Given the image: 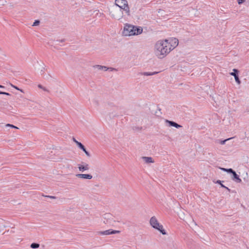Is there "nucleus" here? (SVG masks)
<instances>
[{"label": "nucleus", "mask_w": 249, "mask_h": 249, "mask_svg": "<svg viewBox=\"0 0 249 249\" xmlns=\"http://www.w3.org/2000/svg\"><path fill=\"white\" fill-rule=\"evenodd\" d=\"M173 44L169 42L168 39L165 40H159L155 44V54L156 56L160 58L165 57L172 50H173L178 45V40L174 38Z\"/></svg>", "instance_id": "1"}, {"label": "nucleus", "mask_w": 249, "mask_h": 249, "mask_svg": "<svg viewBox=\"0 0 249 249\" xmlns=\"http://www.w3.org/2000/svg\"><path fill=\"white\" fill-rule=\"evenodd\" d=\"M142 32L141 27H137L128 24H125L123 34L124 36L138 35Z\"/></svg>", "instance_id": "2"}, {"label": "nucleus", "mask_w": 249, "mask_h": 249, "mask_svg": "<svg viewBox=\"0 0 249 249\" xmlns=\"http://www.w3.org/2000/svg\"><path fill=\"white\" fill-rule=\"evenodd\" d=\"M150 224L153 228L158 230L163 235L166 234V232L163 228V226L160 224L155 216H152L150 218Z\"/></svg>", "instance_id": "3"}, {"label": "nucleus", "mask_w": 249, "mask_h": 249, "mask_svg": "<svg viewBox=\"0 0 249 249\" xmlns=\"http://www.w3.org/2000/svg\"><path fill=\"white\" fill-rule=\"evenodd\" d=\"M115 5L118 6L120 8V11L121 12V15L119 17H115L113 14L111 15V16L115 19H120L123 17V12L121 11V9L127 4V1L126 0H115Z\"/></svg>", "instance_id": "4"}, {"label": "nucleus", "mask_w": 249, "mask_h": 249, "mask_svg": "<svg viewBox=\"0 0 249 249\" xmlns=\"http://www.w3.org/2000/svg\"><path fill=\"white\" fill-rule=\"evenodd\" d=\"M104 223L105 224H109V225L113 226L115 222V220L114 219L113 215L109 213L104 214Z\"/></svg>", "instance_id": "5"}, {"label": "nucleus", "mask_w": 249, "mask_h": 249, "mask_svg": "<svg viewBox=\"0 0 249 249\" xmlns=\"http://www.w3.org/2000/svg\"><path fill=\"white\" fill-rule=\"evenodd\" d=\"M120 232V231L109 229V230H106L105 231H99L98 233L99 234H100V235H110V234L119 233Z\"/></svg>", "instance_id": "6"}, {"label": "nucleus", "mask_w": 249, "mask_h": 249, "mask_svg": "<svg viewBox=\"0 0 249 249\" xmlns=\"http://www.w3.org/2000/svg\"><path fill=\"white\" fill-rule=\"evenodd\" d=\"M165 122L166 124H168L169 126H173L177 128H180L182 127V126L181 125H180V124H177V123H176L174 121H172L165 120Z\"/></svg>", "instance_id": "7"}, {"label": "nucleus", "mask_w": 249, "mask_h": 249, "mask_svg": "<svg viewBox=\"0 0 249 249\" xmlns=\"http://www.w3.org/2000/svg\"><path fill=\"white\" fill-rule=\"evenodd\" d=\"M76 176L79 178L88 179H90L92 178V176L90 174H76Z\"/></svg>", "instance_id": "8"}, {"label": "nucleus", "mask_w": 249, "mask_h": 249, "mask_svg": "<svg viewBox=\"0 0 249 249\" xmlns=\"http://www.w3.org/2000/svg\"><path fill=\"white\" fill-rule=\"evenodd\" d=\"M77 146L83 152H84V153L88 157L90 156V153L86 150V148H85V146L81 142L77 143Z\"/></svg>", "instance_id": "9"}, {"label": "nucleus", "mask_w": 249, "mask_h": 249, "mask_svg": "<svg viewBox=\"0 0 249 249\" xmlns=\"http://www.w3.org/2000/svg\"><path fill=\"white\" fill-rule=\"evenodd\" d=\"M231 179L237 183H240L242 181L241 179L239 178V175H238L235 171L232 174Z\"/></svg>", "instance_id": "10"}, {"label": "nucleus", "mask_w": 249, "mask_h": 249, "mask_svg": "<svg viewBox=\"0 0 249 249\" xmlns=\"http://www.w3.org/2000/svg\"><path fill=\"white\" fill-rule=\"evenodd\" d=\"M78 169L79 171L81 172H84L85 170H88L89 169V164L85 163L84 165H78Z\"/></svg>", "instance_id": "11"}, {"label": "nucleus", "mask_w": 249, "mask_h": 249, "mask_svg": "<svg viewBox=\"0 0 249 249\" xmlns=\"http://www.w3.org/2000/svg\"><path fill=\"white\" fill-rule=\"evenodd\" d=\"M142 159L143 160L145 163H149L154 162V160L151 157H142Z\"/></svg>", "instance_id": "12"}, {"label": "nucleus", "mask_w": 249, "mask_h": 249, "mask_svg": "<svg viewBox=\"0 0 249 249\" xmlns=\"http://www.w3.org/2000/svg\"><path fill=\"white\" fill-rule=\"evenodd\" d=\"M124 10L126 13L127 14V15L128 16H129L130 15V10H129V7L128 6V3L126 4V5H125L124 6L122 9H121V10Z\"/></svg>", "instance_id": "13"}, {"label": "nucleus", "mask_w": 249, "mask_h": 249, "mask_svg": "<svg viewBox=\"0 0 249 249\" xmlns=\"http://www.w3.org/2000/svg\"><path fill=\"white\" fill-rule=\"evenodd\" d=\"M94 68H97L98 70H102L103 69V68H105V71H107L109 69L107 67L104 66H101L99 65H96L93 66Z\"/></svg>", "instance_id": "14"}, {"label": "nucleus", "mask_w": 249, "mask_h": 249, "mask_svg": "<svg viewBox=\"0 0 249 249\" xmlns=\"http://www.w3.org/2000/svg\"><path fill=\"white\" fill-rule=\"evenodd\" d=\"M158 73H159V72H143L142 73V74L145 76H151L156 74Z\"/></svg>", "instance_id": "15"}, {"label": "nucleus", "mask_w": 249, "mask_h": 249, "mask_svg": "<svg viewBox=\"0 0 249 249\" xmlns=\"http://www.w3.org/2000/svg\"><path fill=\"white\" fill-rule=\"evenodd\" d=\"M239 72V71L237 69H233V71L231 72H230V74L231 75L233 76L234 77H235L238 75Z\"/></svg>", "instance_id": "16"}, {"label": "nucleus", "mask_w": 249, "mask_h": 249, "mask_svg": "<svg viewBox=\"0 0 249 249\" xmlns=\"http://www.w3.org/2000/svg\"><path fill=\"white\" fill-rule=\"evenodd\" d=\"M39 244L37 243H33L31 244L30 247L32 249H37L39 247Z\"/></svg>", "instance_id": "17"}, {"label": "nucleus", "mask_w": 249, "mask_h": 249, "mask_svg": "<svg viewBox=\"0 0 249 249\" xmlns=\"http://www.w3.org/2000/svg\"><path fill=\"white\" fill-rule=\"evenodd\" d=\"M223 182H224V181H221L220 180H217L215 183L220 185L221 187L224 188V187H225V186L222 184Z\"/></svg>", "instance_id": "18"}, {"label": "nucleus", "mask_w": 249, "mask_h": 249, "mask_svg": "<svg viewBox=\"0 0 249 249\" xmlns=\"http://www.w3.org/2000/svg\"><path fill=\"white\" fill-rule=\"evenodd\" d=\"M234 170H233L232 168H228L227 170H226V172L228 173H230V174H233V173L234 172Z\"/></svg>", "instance_id": "19"}, {"label": "nucleus", "mask_w": 249, "mask_h": 249, "mask_svg": "<svg viewBox=\"0 0 249 249\" xmlns=\"http://www.w3.org/2000/svg\"><path fill=\"white\" fill-rule=\"evenodd\" d=\"M40 23V20H35V21L33 23V24L32 25V26H37Z\"/></svg>", "instance_id": "20"}, {"label": "nucleus", "mask_w": 249, "mask_h": 249, "mask_svg": "<svg viewBox=\"0 0 249 249\" xmlns=\"http://www.w3.org/2000/svg\"><path fill=\"white\" fill-rule=\"evenodd\" d=\"M234 78H235V80L237 84H240L241 83V81L239 79L238 75L237 76L234 77Z\"/></svg>", "instance_id": "21"}, {"label": "nucleus", "mask_w": 249, "mask_h": 249, "mask_svg": "<svg viewBox=\"0 0 249 249\" xmlns=\"http://www.w3.org/2000/svg\"><path fill=\"white\" fill-rule=\"evenodd\" d=\"M6 126H8V127H10L11 128H16V129H18V127H17L16 126L13 125V124H8L6 125Z\"/></svg>", "instance_id": "22"}, {"label": "nucleus", "mask_w": 249, "mask_h": 249, "mask_svg": "<svg viewBox=\"0 0 249 249\" xmlns=\"http://www.w3.org/2000/svg\"><path fill=\"white\" fill-rule=\"evenodd\" d=\"M133 129L134 130L140 131L142 129V127L134 126Z\"/></svg>", "instance_id": "23"}, {"label": "nucleus", "mask_w": 249, "mask_h": 249, "mask_svg": "<svg viewBox=\"0 0 249 249\" xmlns=\"http://www.w3.org/2000/svg\"><path fill=\"white\" fill-rule=\"evenodd\" d=\"M38 87L40 89H42L43 90H44V91H48V90L45 88V87H43V86H42L40 84H39L38 85Z\"/></svg>", "instance_id": "24"}, {"label": "nucleus", "mask_w": 249, "mask_h": 249, "mask_svg": "<svg viewBox=\"0 0 249 249\" xmlns=\"http://www.w3.org/2000/svg\"><path fill=\"white\" fill-rule=\"evenodd\" d=\"M45 197H49L52 199H56V197L53 196H45Z\"/></svg>", "instance_id": "25"}, {"label": "nucleus", "mask_w": 249, "mask_h": 249, "mask_svg": "<svg viewBox=\"0 0 249 249\" xmlns=\"http://www.w3.org/2000/svg\"><path fill=\"white\" fill-rule=\"evenodd\" d=\"M0 94H4L6 95H11L9 93L4 92V91H0Z\"/></svg>", "instance_id": "26"}, {"label": "nucleus", "mask_w": 249, "mask_h": 249, "mask_svg": "<svg viewBox=\"0 0 249 249\" xmlns=\"http://www.w3.org/2000/svg\"><path fill=\"white\" fill-rule=\"evenodd\" d=\"M232 139V138H229V139H226V140H223V141H221V142H220V143H221V144H225V143L226 141H228V140H230V139Z\"/></svg>", "instance_id": "27"}, {"label": "nucleus", "mask_w": 249, "mask_h": 249, "mask_svg": "<svg viewBox=\"0 0 249 249\" xmlns=\"http://www.w3.org/2000/svg\"><path fill=\"white\" fill-rule=\"evenodd\" d=\"M245 0H237L238 3L239 4H242L245 2Z\"/></svg>", "instance_id": "28"}, {"label": "nucleus", "mask_w": 249, "mask_h": 249, "mask_svg": "<svg viewBox=\"0 0 249 249\" xmlns=\"http://www.w3.org/2000/svg\"><path fill=\"white\" fill-rule=\"evenodd\" d=\"M72 140L74 142H75L77 145V143H81L80 142L77 141L74 137L72 138Z\"/></svg>", "instance_id": "29"}, {"label": "nucleus", "mask_w": 249, "mask_h": 249, "mask_svg": "<svg viewBox=\"0 0 249 249\" xmlns=\"http://www.w3.org/2000/svg\"><path fill=\"white\" fill-rule=\"evenodd\" d=\"M56 41V42H63L65 41V39H61V40H57Z\"/></svg>", "instance_id": "30"}, {"label": "nucleus", "mask_w": 249, "mask_h": 249, "mask_svg": "<svg viewBox=\"0 0 249 249\" xmlns=\"http://www.w3.org/2000/svg\"><path fill=\"white\" fill-rule=\"evenodd\" d=\"M11 86L13 88H14L15 89H18V90H19V89H18V87H17V86H14L13 85L11 84Z\"/></svg>", "instance_id": "31"}, {"label": "nucleus", "mask_w": 249, "mask_h": 249, "mask_svg": "<svg viewBox=\"0 0 249 249\" xmlns=\"http://www.w3.org/2000/svg\"><path fill=\"white\" fill-rule=\"evenodd\" d=\"M228 168H220V169L223 171H225V172H226V170Z\"/></svg>", "instance_id": "32"}, {"label": "nucleus", "mask_w": 249, "mask_h": 249, "mask_svg": "<svg viewBox=\"0 0 249 249\" xmlns=\"http://www.w3.org/2000/svg\"><path fill=\"white\" fill-rule=\"evenodd\" d=\"M224 188L227 189L229 192H230L231 191V190L226 186H225V187H224Z\"/></svg>", "instance_id": "33"}, {"label": "nucleus", "mask_w": 249, "mask_h": 249, "mask_svg": "<svg viewBox=\"0 0 249 249\" xmlns=\"http://www.w3.org/2000/svg\"><path fill=\"white\" fill-rule=\"evenodd\" d=\"M109 68L108 70H110L111 71H112L114 70H116L115 68Z\"/></svg>", "instance_id": "34"}, {"label": "nucleus", "mask_w": 249, "mask_h": 249, "mask_svg": "<svg viewBox=\"0 0 249 249\" xmlns=\"http://www.w3.org/2000/svg\"><path fill=\"white\" fill-rule=\"evenodd\" d=\"M0 88L4 89L5 87L2 85H0Z\"/></svg>", "instance_id": "35"}]
</instances>
